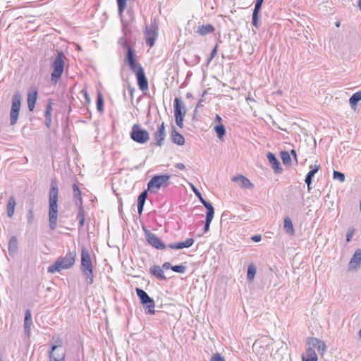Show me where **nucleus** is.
I'll return each mask as SVG.
<instances>
[{
	"mask_svg": "<svg viewBox=\"0 0 361 361\" xmlns=\"http://www.w3.org/2000/svg\"><path fill=\"white\" fill-rule=\"evenodd\" d=\"M52 102L51 100L49 101L48 104L46 106V109L44 112L45 117V126L49 128L51 126V111H52Z\"/></svg>",
	"mask_w": 361,
	"mask_h": 361,
	"instance_id": "nucleus-28",
	"label": "nucleus"
},
{
	"mask_svg": "<svg viewBox=\"0 0 361 361\" xmlns=\"http://www.w3.org/2000/svg\"><path fill=\"white\" fill-rule=\"evenodd\" d=\"M263 2L264 0H256L253 11H255L256 12H259Z\"/></svg>",
	"mask_w": 361,
	"mask_h": 361,
	"instance_id": "nucleus-52",
	"label": "nucleus"
},
{
	"mask_svg": "<svg viewBox=\"0 0 361 361\" xmlns=\"http://www.w3.org/2000/svg\"><path fill=\"white\" fill-rule=\"evenodd\" d=\"M257 272L256 267L251 264L247 267V279L249 281H252Z\"/></svg>",
	"mask_w": 361,
	"mask_h": 361,
	"instance_id": "nucleus-40",
	"label": "nucleus"
},
{
	"mask_svg": "<svg viewBox=\"0 0 361 361\" xmlns=\"http://www.w3.org/2000/svg\"><path fill=\"white\" fill-rule=\"evenodd\" d=\"M147 197V190L142 191L137 198V212L140 215L142 214L144 205Z\"/></svg>",
	"mask_w": 361,
	"mask_h": 361,
	"instance_id": "nucleus-29",
	"label": "nucleus"
},
{
	"mask_svg": "<svg viewBox=\"0 0 361 361\" xmlns=\"http://www.w3.org/2000/svg\"><path fill=\"white\" fill-rule=\"evenodd\" d=\"M174 116L176 118V125L179 128H183V120L186 114L185 106L180 97H176L173 103Z\"/></svg>",
	"mask_w": 361,
	"mask_h": 361,
	"instance_id": "nucleus-6",
	"label": "nucleus"
},
{
	"mask_svg": "<svg viewBox=\"0 0 361 361\" xmlns=\"http://www.w3.org/2000/svg\"><path fill=\"white\" fill-rule=\"evenodd\" d=\"M241 47H235V49L231 51L225 49L222 51V56L223 58H229L231 56H234L235 54H239L241 51Z\"/></svg>",
	"mask_w": 361,
	"mask_h": 361,
	"instance_id": "nucleus-39",
	"label": "nucleus"
},
{
	"mask_svg": "<svg viewBox=\"0 0 361 361\" xmlns=\"http://www.w3.org/2000/svg\"><path fill=\"white\" fill-rule=\"evenodd\" d=\"M210 361H226V360L220 353H215L212 356Z\"/></svg>",
	"mask_w": 361,
	"mask_h": 361,
	"instance_id": "nucleus-50",
	"label": "nucleus"
},
{
	"mask_svg": "<svg viewBox=\"0 0 361 361\" xmlns=\"http://www.w3.org/2000/svg\"><path fill=\"white\" fill-rule=\"evenodd\" d=\"M8 255L11 257H14L18 251V243L16 236H12L8 241Z\"/></svg>",
	"mask_w": 361,
	"mask_h": 361,
	"instance_id": "nucleus-23",
	"label": "nucleus"
},
{
	"mask_svg": "<svg viewBox=\"0 0 361 361\" xmlns=\"http://www.w3.org/2000/svg\"><path fill=\"white\" fill-rule=\"evenodd\" d=\"M206 94H207V91H204V92H203V94H202V98H201V99L199 100V102H197V105H196V107H195V109H198V108H200V107L202 106V103L204 102V95H205ZM195 111H196V110H195Z\"/></svg>",
	"mask_w": 361,
	"mask_h": 361,
	"instance_id": "nucleus-54",
	"label": "nucleus"
},
{
	"mask_svg": "<svg viewBox=\"0 0 361 361\" xmlns=\"http://www.w3.org/2000/svg\"><path fill=\"white\" fill-rule=\"evenodd\" d=\"M251 239L252 241L255 242V243H258L259 241H261L262 240V236L261 235H252L251 237Z\"/></svg>",
	"mask_w": 361,
	"mask_h": 361,
	"instance_id": "nucleus-55",
	"label": "nucleus"
},
{
	"mask_svg": "<svg viewBox=\"0 0 361 361\" xmlns=\"http://www.w3.org/2000/svg\"><path fill=\"white\" fill-rule=\"evenodd\" d=\"M127 47V53H126V61L132 71L135 75L137 74L140 70L143 69L141 64L137 63V56L135 54V51L133 49V47Z\"/></svg>",
	"mask_w": 361,
	"mask_h": 361,
	"instance_id": "nucleus-11",
	"label": "nucleus"
},
{
	"mask_svg": "<svg viewBox=\"0 0 361 361\" xmlns=\"http://www.w3.org/2000/svg\"><path fill=\"white\" fill-rule=\"evenodd\" d=\"M20 105L21 94L20 92H18L13 95L12 99V106L10 112V120L11 125L16 124L18 121Z\"/></svg>",
	"mask_w": 361,
	"mask_h": 361,
	"instance_id": "nucleus-9",
	"label": "nucleus"
},
{
	"mask_svg": "<svg viewBox=\"0 0 361 361\" xmlns=\"http://www.w3.org/2000/svg\"><path fill=\"white\" fill-rule=\"evenodd\" d=\"M267 157L269 160V162L271 164V166L274 169V171L276 172H281L282 168L281 167L280 162L277 159L276 156L271 152H268Z\"/></svg>",
	"mask_w": 361,
	"mask_h": 361,
	"instance_id": "nucleus-25",
	"label": "nucleus"
},
{
	"mask_svg": "<svg viewBox=\"0 0 361 361\" xmlns=\"http://www.w3.org/2000/svg\"><path fill=\"white\" fill-rule=\"evenodd\" d=\"M194 242H195V240L193 238H187L185 241H183V242L171 243V244L168 245V247L171 249H174V250H180V249H183V248H188L193 245Z\"/></svg>",
	"mask_w": 361,
	"mask_h": 361,
	"instance_id": "nucleus-20",
	"label": "nucleus"
},
{
	"mask_svg": "<svg viewBox=\"0 0 361 361\" xmlns=\"http://www.w3.org/2000/svg\"><path fill=\"white\" fill-rule=\"evenodd\" d=\"M283 229L286 233L289 235H293L295 233L294 227L292 223V220L289 216H286L283 221Z\"/></svg>",
	"mask_w": 361,
	"mask_h": 361,
	"instance_id": "nucleus-31",
	"label": "nucleus"
},
{
	"mask_svg": "<svg viewBox=\"0 0 361 361\" xmlns=\"http://www.w3.org/2000/svg\"><path fill=\"white\" fill-rule=\"evenodd\" d=\"M308 347H312L314 350L317 349L319 352L324 353L326 350V345L323 341L317 338H309L307 341Z\"/></svg>",
	"mask_w": 361,
	"mask_h": 361,
	"instance_id": "nucleus-17",
	"label": "nucleus"
},
{
	"mask_svg": "<svg viewBox=\"0 0 361 361\" xmlns=\"http://www.w3.org/2000/svg\"><path fill=\"white\" fill-rule=\"evenodd\" d=\"M97 109L100 113L104 111V99L100 92H98L97 95Z\"/></svg>",
	"mask_w": 361,
	"mask_h": 361,
	"instance_id": "nucleus-41",
	"label": "nucleus"
},
{
	"mask_svg": "<svg viewBox=\"0 0 361 361\" xmlns=\"http://www.w3.org/2000/svg\"><path fill=\"white\" fill-rule=\"evenodd\" d=\"M192 189L194 192V193L196 195V196L199 198L201 203L207 209H212L214 208L212 204L209 202L205 200L202 196L201 192L199 191L197 188H196L194 185H191Z\"/></svg>",
	"mask_w": 361,
	"mask_h": 361,
	"instance_id": "nucleus-33",
	"label": "nucleus"
},
{
	"mask_svg": "<svg viewBox=\"0 0 361 361\" xmlns=\"http://www.w3.org/2000/svg\"><path fill=\"white\" fill-rule=\"evenodd\" d=\"M155 145L161 147L164 144V140L166 137L164 123L159 126L157 131L154 133Z\"/></svg>",
	"mask_w": 361,
	"mask_h": 361,
	"instance_id": "nucleus-18",
	"label": "nucleus"
},
{
	"mask_svg": "<svg viewBox=\"0 0 361 361\" xmlns=\"http://www.w3.org/2000/svg\"><path fill=\"white\" fill-rule=\"evenodd\" d=\"M358 6L360 9L361 10V0H359Z\"/></svg>",
	"mask_w": 361,
	"mask_h": 361,
	"instance_id": "nucleus-64",
	"label": "nucleus"
},
{
	"mask_svg": "<svg viewBox=\"0 0 361 361\" xmlns=\"http://www.w3.org/2000/svg\"><path fill=\"white\" fill-rule=\"evenodd\" d=\"M333 178L339 180L341 182H344L345 179L344 173L337 171H334Z\"/></svg>",
	"mask_w": 361,
	"mask_h": 361,
	"instance_id": "nucleus-45",
	"label": "nucleus"
},
{
	"mask_svg": "<svg viewBox=\"0 0 361 361\" xmlns=\"http://www.w3.org/2000/svg\"><path fill=\"white\" fill-rule=\"evenodd\" d=\"M310 171L307 173V174L306 175L305 179V182L307 185L308 191L311 190L310 185L312 182V178L314 176L315 173H317V171H319L320 166H319V165H314V166L311 165L310 166Z\"/></svg>",
	"mask_w": 361,
	"mask_h": 361,
	"instance_id": "nucleus-22",
	"label": "nucleus"
},
{
	"mask_svg": "<svg viewBox=\"0 0 361 361\" xmlns=\"http://www.w3.org/2000/svg\"><path fill=\"white\" fill-rule=\"evenodd\" d=\"M65 59H66V58L63 51H57V55L51 63L53 71L51 73V80L54 84H56L58 82L59 78L63 74Z\"/></svg>",
	"mask_w": 361,
	"mask_h": 361,
	"instance_id": "nucleus-3",
	"label": "nucleus"
},
{
	"mask_svg": "<svg viewBox=\"0 0 361 361\" xmlns=\"http://www.w3.org/2000/svg\"><path fill=\"white\" fill-rule=\"evenodd\" d=\"M56 350V345L51 346V350L49 353V357L50 361H65L66 354L63 353L61 357H56L54 356V352Z\"/></svg>",
	"mask_w": 361,
	"mask_h": 361,
	"instance_id": "nucleus-36",
	"label": "nucleus"
},
{
	"mask_svg": "<svg viewBox=\"0 0 361 361\" xmlns=\"http://www.w3.org/2000/svg\"><path fill=\"white\" fill-rule=\"evenodd\" d=\"M176 167L177 169H178L179 170H184V169H185V164H183V163H180H180H177V164H176Z\"/></svg>",
	"mask_w": 361,
	"mask_h": 361,
	"instance_id": "nucleus-56",
	"label": "nucleus"
},
{
	"mask_svg": "<svg viewBox=\"0 0 361 361\" xmlns=\"http://www.w3.org/2000/svg\"><path fill=\"white\" fill-rule=\"evenodd\" d=\"M158 36V26L154 21L149 26L146 25L145 32V37L147 45H154L155 40Z\"/></svg>",
	"mask_w": 361,
	"mask_h": 361,
	"instance_id": "nucleus-12",
	"label": "nucleus"
},
{
	"mask_svg": "<svg viewBox=\"0 0 361 361\" xmlns=\"http://www.w3.org/2000/svg\"><path fill=\"white\" fill-rule=\"evenodd\" d=\"M232 181L239 183V185L243 188H252L253 184L250 180L243 175H239L232 178Z\"/></svg>",
	"mask_w": 361,
	"mask_h": 361,
	"instance_id": "nucleus-21",
	"label": "nucleus"
},
{
	"mask_svg": "<svg viewBox=\"0 0 361 361\" xmlns=\"http://www.w3.org/2000/svg\"><path fill=\"white\" fill-rule=\"evenodd\" d=\"M145 233L146 241L149 245L157 250H164L166 245L156 234L152 233L149 230L147 229L145 226L142 227Z\"/></svg>",
	"mask_w": 361,
	"mask_h": 361,
	"instance_id": "nucleus-10",
	"label": "nucleus"
},
{
	"mask_svg": "<svg viewBox=\"0 0 361 361\" xmlns=\"http://www.w3.org/2000/svg\"><path fill=\"white\" fill-rule=\"evenodd\" d=\"M259 12H256L255 11H253L252 16V24L256 28L259 27V26L261 25V22L259 21Z\"/></svg>",
	"mask_w": 361,
	"mask_h": 361,
	"instance_id": "nucleus-42",
	"label": "nucleus"
},
{
	"mask_svg": "<svg viewBox=\"0 0 361 361\" xmlns=\"http://www.w3.org/2000/svg\"><path fill=\"white\" fill-rule=\"evenodd\" d=\"M32 325V314L29 310H27L24 316V333L26 336H30V327Z\"/></svg>",
	"mask_w": 361,
	"mask_h": 361,
	"instance_id": "nucleus-24",
	"label": "nucleus"
},
{
	"mask_svg": "<svg viewBox=\"0 0 361 361\" xmlns=\"http://www.w3.org/2000/svg\"><path fill=\"white\" fill-rule=\"evenodd\" d=\"M27 221L28 224H32L35 221V215L32 208L30 209L27 214Z\"/></svg>",
	"mask_w": 361,
	"mask_h": 361,
	"instance_id": "nucleus-48",
	"label": "nucleus"
},
{
	"mask_svg": "<svg viewBox=\"0 0 361 361\" xmlns=\"http://www.w3.org/2000/svg\"><path fill=\"white\" fill-rule=\"evenodd\" d=\"M129 90H130V95L131 97H133V91H134V89L133 88H129Z\"/></svg>",
	"mask_w": 361,
	"mask_h": 361,
	"instance_id": "nucleus-63",
	"label": "nucleus"
},
{
	"mask_svg": "<svg viewBox=\"0 0 361 361\" xmlns=\"http://www.w3.org/2000/svg\"><path fill=\"white\" fill-rule=\"evenodd\" d=\"M214 208L207 209L206 219H205V223H204V226L203 228V231L204 233H207L209 231L210 224L214 218Z\"/></svg>",
	"mask_w": 361,
	"mask_h": 361,
	"instance_id": "nucleus-30",
	"label": "nucleus"
},
{
	"mask_svg": "<svg viewBox=\"0 0 361 361\" xmlns=\"http://www.w3.org/2000/svg\"><path fill=\"white\" fill-rule=\"evenodd\" d=\"M281 158L283 164H288L291 161L290 154L287 151H283L281 152Z\"/></svg>",
	"mask_w": 361,
	"mask_h": 361,
	"instance_id": "nucleus-44",
	"label": "nucleus"
},
{
	"mask_svg": "<svg viewBox=\"0 0 361 361\" xmlns=\"http://www.w3.org/2000/svg\"><path fill=\"white\" fill-rule=\"evenodd\" d=\"M170 177L168 174L153 176L147 183L148 190L150 191H153V190H157L161 187L168 186Z\"/></svg>",
	"mask_w": 361,
	"mask_h": 361,
	"instance_id": "nucleus-7",
	"label": "nucleus"
},
{
	"mask_svg": "<svg viewBox=\"0 0 361 361\" xmlns=\"http://www.w3.org/2000/svg\"><path fill=\"white\" fill-rule=\"evenodd\" d=\"M215 27L211 24L200 25L197 27L195 32L200 36H206L214 34Z\"/></svg>",
	"mask_w": 361,
	"mask_h": 361,
	"instance_id": "nucleus-19",
	"label": "nucleus"
},
{
	"mask_svg": "<svg viewBox=\"0 0 361 361\" xmlns=\"http://www.w3.org/2000/svg\"><path fill=\"white\" fill-rule=\"evenodd\" d=\"M73 192L74 199L82 197L81 191L76 183L73 185Z\"/></svg>",
	"mask_w": 361,
	"mask_h": 361,
	"instance_id": "nucleus-47",
	"label": "nucleus"
},
{
	"mask_svg": "<svg viewBox=\"0 0 361 361\" xmlns=\"http://www.w3.org/2000/svg\"><path fill=\"white\" fill-rule=\"evenodd\" d=\"M130 138L135 142L145 144L149 140V134L146 130L142 129L140 125L134 124L130 132Z\"/></svg>",
	"mask_w": 361,
	"mask_h": 361,
	"instance_id": "nucleus-5",
	"label": "nucleus"
},
{
	"mask_svg": "<svg viewBox=\"0 0 361 361\" xmlns=\"http://www.w3.org/2000/svg\"><path fill=\"white\" fill-rule=\"evenodd\" d=\"M361 101V91L354 93L349 99V104L352 108L355 106L357 104Z\"/></svg>",
	"mask_w": 361,
	"mask_h": 361,
	"instance_id": "nucleus-38",
	"label": "nucleus"
},
{
	"mask_svg": "<svg viewBox=\"0 0 361 361\" xmlns=\"http://www.w3.org/2000/svg\"><path fill=\"white\" fill-rule=\"evenodd\" d=\"M290 154L292 156H293L294 159H295V161H297V154H296V151L295 149H292L290 151Z\"/></svg>",
	"mask_w": 361,
	"mask_h": 361,
	"instance_id": "nucleus-61",
	"label": "nucleus"
},
{
	"mask_svg": "<svg viewBox=\"0 0 361 361\" xmlns=\"http://www.w3.org/2000/svg\"><path fill=\"white\" fill-rule=\"evenodd\" d=\"M38 91L35 86L30 87L27 90V107L29 111H32L34 110L36 101L37 99Z\"/></svg>",
	"mask_w": 361,
	"mask_h": 361,
	"instance_id": "nucleus-13",
	"label": "nucleus"
},
{
	"mask_svg": "<svg viewBox=\"0 0 361 361\" xmlns=\"http://www.w3.org/2000/svg\"><path fill=\"white\" fill-rule=\"evenodd\" d=\"M171 265L169 262H165L163 264L162 267L165 269H171Z\"/></svg>",
	"mask_w": 361,
	"mask_h": 361,
	"instance_id": "nucleus-58",
	"label": "nucleus"
},
{
	"mask_svg": "<svg viewBox=\"0 0 361 361\" xmlns=\"http://www.w3.org/2000/svg\"><path fill=\"white\" fill-rule=\"evenodd\" d=\"M75 204L78 207V211H85L84 207L82 206V198L80 197L78 198L75 199Z\"/></svg>",
	"mask_w": 361,
	"mask_h": 361,
	"instance_id": "nucleus-49",
	"label": "nucleus"
},
{
	"mask_svg": "<svg viewBox=\"0 0 361 361\" xmlns=\"http://www.w3.org/2000/svg\"><path fill=\"white\" fill-rule=\"evenodd\" d=\"M55 343L56 344H54V345H56V348L58 347H61L62 345V341L60 339V338H57L56 341H55Z\"/></svg>",
	"mask_w": 361,
	"mask_h": 361,
	"instance_id": "nucleus-57",
	"label": "nucleus"
},
{
	"mask_svg": "<svg viewBox=\"0 0 361 361\" xmlns=\"http://www.w3.org/2000/svg\"><path fill=\"white\" fill-rule=\"evenodd\" d=\"M217 48H218V47H214V49H212L209 57L207 59V64H209L211 62V61L214 58V56L216 55Z\"/></svg>",
	"mask_w": 361,
	"mask_h": 361,
	"instance_id": "nucleus-53",
	"label": "nucleus"
},
{
	"mask_svg": "<svg viewBox=\"0 0 361 361\" xmlns=\"http://www.w3.org/2000/svg\"><path fill=\"white\" fill-rule=\"evenodd\" d=\"M247 48L246 51L247 54H251L254 51L253 47H245Z\"/></svg>",
	"mask_w": 361,
	"mask_h": 361,
	"instance_id": "nucleus-59",
	"label": "nucleus"
},
{
	"mask_svg": "<svg viewBox=\"0 0 361 361\" xmlns=\"http://www.w3.org/2000/svg\"><path fill=\"white\" fill-rule=\"evenodd\" d=\"M171 270L176 273H184L186 270V267L182 264L174 265L171 267Z\"/></svg>",
	"mask_w": 361,
	"mask_h": 361,
	"instance_id": "nucleus-46",
	"label": "nucleus"
},
{
	"mask_svg": "<svg viewBox=\"0 0 361 361\" xmlns=\"http://www.w3.org/2000/svg\"><path fill=\"white\" fill-rule=\"evenodd\" d=\"M215 121H217L219 123V124H220V123H221L222 118H221V117L219 114H216V118H215Z\"/></svg>",
	"mask_w": 361,
	"mask_h": 361,
	"instance_id": "nucleus-60",
	"label": "nucleus"
},
{
	"mask_svg": "<svg viewBox=\"0 0 361 361\" xmlns=\"http://www.w3.org/2000/svg\"><path fill=\"white\" fill-rule=\"evenodd\" d=\"M16 204V200H15L14 197L11 196L8 200V202L7 204V207H6L7 216L10 218L12 217L14 214Z\"/></svg>",
	"mask_w": 361,
	"mask_h": 361,
	"instance_id": "nucleus-35",
	"label": "nucleus"
},
{
	"mask_svg": "<svg viewBox=\"0 0 361 361\" xmlns=\"http://www.w3.org/2000/svg\"><path fill=\"white\" fill-rule=\"evenodd\" d=\"M82 273V275L85 278L87 283L88 285H91L94 282V274H93V267L92 268H84L80 269Z\"/></svg>",
	"mask_w": 361,
	"mask_h": 361,
	"instance_id": "nucleus-32",
	"label": "nucleus"
},
{
	"mask_svg": "<svg viewBox=\"0 0 361 361\" xmlns=\"http://www.w3.org/2000/svg\"><path fill=\"white\" fill-rule=\"evenodd\" d=\"M77 219L79 221V228L83 227L85 221V211H82V209H80V211H78Z\"/></svg>",
	"mask_w": 361,
	"mask_h": 361,
	"instance_id": "nucleus-43",
	"label": "nucleus"
},
{
	"mask_svg": "<svg viewBox=\"0 0 361 361\" xmlns=\"http://www.w3.org/2000/svg\"><path fill=\"white\" fill-rule=\"evenodd\" d=\"M92 263L89 250L82 247L81 250V265L80 269L92 268Z\"/></svg>",
	"mask_w": 361,
	"mask_h": 361,
	"instance_id": "nucleus-15",
	"label": "nucleus"
},
{
	"mask_svg": "<svg viewBox=\"0 0 361 361\" xmlns=\"http://www.w3.org/2000/svg\"><path fill=\"white\" fill-rule=\"evenodd\" d=\"M75 251L68 252L63 257H59L55 263L47 269L49 273L60 272L63 269H68L72 267L75 262Z\"/></svg>",
	"mask_w": 361,
	"mask_h": 361,
	"instance_id": "nucleus-2",
	"label": "nucleus"
},
{
	"mask_svg": "<svg viewBox=\"0 0 361 361\" xmlns=\"http://www.w3.org/2000/svg\"><path fill=\"white\" fill-rule=\"evenodd\" d=\"M135 290L140 302L145 305V308L147 310V312L149 314H154L155 304L154 300L144 290L137 288Z\"/></svg>",
	"mask_w": 361,
	"mask_h": 361,
	"instance_id": "nucleus-8",
	"label": "nucleus"
},
{
	"mask_svg": "<svg viewBox=\"0 0 361 361\" xmlns=\"http://www.w3.org/2000/svg\"><path fill=\"white\" fill-rule=\"evenodd\" d=\"M150 273L161 280H166L162 269L159 265H154L150 268Z\"/></svg>",
	"mask_w": 361,
	"mask_h": 361,
	"instance_id": "nucleus-34",
	"label": "nucleus"
},
{
	"mask_svg": "<svg viewBox=\"0 0 361 361\" xmlns=\"http://www.w3.org/2000/svg\"><path fill=\"white\" fill-rule=\"evenodd\" d=\"M186 97H187L188 99L192 98V93H190V92H188V93L186 94Z\"/></svg>",
	"mask_w": 361,
	"mask_h": 361,
	"instance_id": "nucleus-62",
	"label": "nucleus"
},
{
	"mask_svg": "<svg viewBox=\"0 0 361 361\" xmlns=\"http://www.w3.org/2000/svg\"><path fill=\"white\" fill-rule=\"evenodd\" d=\"M118 6V15L121 19L123 37H121L118 42V45H130L128 42V36L130 34V30L128 27V20H123V13L127 7V0H116Z\"/></svg>",
	"mask_w": 361,
	"mask_h": 361,
	"instance_id": "nucleus-4",
	"label": "nucleus"
},
{
	"mask_svg": "<svg viewBox=\"0 0 361 361\" xmlns=\"http://www.w3.org/2000/svg\"><path fill=\"white\" fill-rule=\"evenodd\" d=\"M355 234V228H348L347 233H346V241L348 243L351 240L352 238L353 237Z\"/></svg>",
	"mask_w": 361,
	"mask_h": 361,
	"instance_id": "nucleus-51",
	"label": "nucleus"
},
{
	"mask_svg": "<svg viewBox=\"0 0 361 361\" xmlns=\"http://www.w3.org/2000/svg\"><path fill=\"white\" fill-rule=\"evenodd\" d=\"M171 141L178 145H183L185 143L184 137L178 133L174 127L171 130Z\"/></svg>",
	"mask_w": 361,
	"mask_h": 361,
	"instance_id": "nucleus-27",
	"label": "nucleus"
},
{
	"mask_svg": "<svg viewBox=\"0 0 361 361\" xmlns=\"http://www.w3.org/2000/svg\"><path fill=\"white\" fill-rule=\"evenodd\" d=\"M317 360L318 357L315 350L312 347H308L307 348L306 353L302 356V361H317Z\"/></svg>",
	"mask_w": 361,
	"mask_h": 361,
	"instance_id": "nucleus-26",
	"label": "nucleus"
},
{
	"mask_svg": "<svg viewBox=\"0 0 361 361\" xmlns=\"http://www.w3.org/2000/svg\"><path fill=\"white\" fill-rule=\"evenodd\" d=\"M59 192L58 182L56 178H52L49 191V226L51 231L57 226Z\"/></svg>",
	"mask_w": 361,
	"mask_h": 361,
	"instance_id": "nucleus-1",
	"label": "nucleus"
},
{
	"mask_svg": "<svg viewBox=\"0 0 361 361\" xmlns=\"http://www.w3.org/2000/svg\"><path fill=\"white\" fill-rule=\"evenodd\" d=\"M361 266V249H357L348 263V270H357Z\"/></svg>",
	"mask_w": 361,
	"mask_h": 361,
	"instance_id": "nucleus-14",
	"label": "nucleus"
},
{
	"mask_svg": "<svg viewBox=\"0 0 361 361\" xmlns=\"http://www.w3.org/2000/svg\"><path fill=\"white\" fill-rule=\"evenodd\" d=\"M214 130L219 140H222L226 135V128L222 123L216 125L214 126Z\"/></svg>",
	"mask_w": 361,
	"mask_h": 361,
	"instance_id": "nucleus-37",
	"label": "nucleus"
},
{
	"mask_svg": "<svg viewBox=\"0 0 361 361\" xmlns=\"http://www.w3.org/2000/svg\"><path fill=\"white\" fill-rule=\"evenodd\" d=\"M137 78V85L140 90L142 92L147 91L148 90V80L145 75L144 69H141L139 71L137 74L135 75Z\"/></svg>",
	"mask_w": 361,
	"mask_h": 361,
	"instance_id": "nucleus-16",
	"label": "nucleus"
}]
</instances>
